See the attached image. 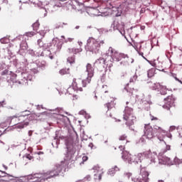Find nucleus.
<instances>
[{"label": "nucleus", "instance_id": "obj_32", "mask_svg": "<svg viewBox=\"0 0 182 182\" xmlns=\"http://www.w3.org/2000/svg\"><path fill=\"white\" fill-rule=\"evenodd\" d=\"M26 35L27 36H28L29 38H32V36H35V35H36V33L33 31H30V32L26 33Z\"/></svg>", "mask_w": 182, "mask_h": 182}, {"label": "nucleus", "instance_id": "obj_19", "mask_svg": "<svg viewBox=\"0 0 182 182\" xmlns=\"http://www.w3.org/2000/svg\"><path fill=\"white\" fill-rule=\"evenodd\" d=\"M96 65H98V66H103L105 67V65L106 64V59L103 58H100L95 61Z\"/></svg>", "mask_w": 182, "mask_h": 182}, {"label": "nucleus", "instance_id": "obj_42", "mask_svg": "<svg viewBox=\"0 0 182 182\" xmlns=\"http://www.w3.org/2000/svg\"><path fill=\"white\" fill-rule=\"evenodd\" d=\"M119 149H121V150H124L125 149L124 145L119 146Z\"/></svg>", "mask_w": 182, "mask_h": 182}, {"label": "nucleus", "instance_id": "obj_29", "mask_svg": "<svg viewBox=\"0 0 182 182\" xmlns=\"http://www.w3.org/2000/svg\"><path fill=\"white\" fill-rule=\"evenodd\" d=\"M150 119L151 120V122H158V123H160V122H161V120L159 119V118L153 115H151Z\"/></svg>", "mask_w": 182, "mask_h": 182}, {"label": "nucleus", "instance_id": "obj_13", "mask_svg": "<svg viewBox=\"0 0 182 182\" xmlns=\"http://www.w3.org/2000/svg\"><path fill=\"white\" fill-rule=\"evenodd\" d=\"M139 181L140 182H147L149 181V172L144 168H141L140 171Z\"/></svg>", "mask_w": 182, "mask_h": 182}, {"label": "nucleus", "instance_id": "obj_58", "mask_svg": "<svg viewBox=\"0 0 182 182\" xmlns=\"http://www.w3.org/2000/svg\"><path fill=\"white\" fill-rule=\"evenodd\" d=\"M181 182H182V177H181Z\"/></svg>", "mask_w": 182, "mask_h": 182}, {"label": "nucleus", "instance_id": "obj_50", "mask_svg": "<svg viewBox=\"0 0 182 182\" xmlns=\"http://www.w3.org/2000/svg\"><path fill=\"white\" fill-rule=\"evenodd\" d=\"M38 155L43 154V151H39V152L38 153Z\"/></svg>", "mask_w": 182, "mask_h": 182}, {"label": "nucleus", "instance_id": "obj_48", "mask_svg": "<svg viewBox=\"0 0 182 182\" xmlns=\"http://www.w3.org/2000/svg\"><path fill=\"white\" fill-rule=\"evenodd\" d=\"M170 149H171L170 145L166 146V150H170Z\"/></svg>", "mask_w": 182, "mask_h": 182}, {"label": "nucleus", "instance_id": "obj_26", "mask_svg": "<svg viewBox=\"0 0 182 182\" xmlns=\"http://www.w3.org/2000/svg\"><path fill=\"white\" fill-rule=\"evenodd\" d=\"M145 157H148V159H150L151 160V163H156V155H153V153H151V154L149 156H145Z\"/></svg>", "mask_w": 182, "mask_h": 182}, {"label": "nucleus", "instance_id": "obj_16", "mask_svg": "<svg viewBox=\"0 0 182 182\" xmlns=\"http://www.w3.org/2000/svg\"><path fill=\"white\" fill-rule=\"evenodd\" d=\"M149 89H151V90H157L159 91V89L160 87L161 84L159 82H148Z\"/></svg>", "mask_w": 182, "mask_h": 182}, {"label": "nucleus", "instance_id": "obj_56", "mask_svg": "<svg viewBox=\"0 0 182 182\" xmlns=\"http://www.w3.org/2000/svg\"><path fill=\"white\" fill-rule=\"evenodd\" d=\"M176 80H178L177 77H175Z\"/></svg>", "mask_w": 182, "mask_h": 182}, {"label": "nucleus", "instance_id": "obj_2", "mask_svg": "<svg viewBox=\"0 0 182 182\" xmlns=\"http://www.w3.org/2000/svg\"><path fill=\"white\" fill-rule=\"evenodd\" d=\"M87 78L86 80L74 78L72 83L73 87H68L67 90V93H68V95H72L73 92H75V90L83 92V87H86V85H87Z\"/></svg>", "mask_w": 182, "mask_h": 182}, {"label": "nucleus", "instance_id": "obj_36", "mask_svg": "<svg viewBox=\"0 0 182 182\" xmlns=\"http://www.w3.org/2000/svg\"><path fill=\"white\" fill-rule=\"evenodd\" d=\"M91 177H90V176H87L85 178H84V180L86 181H90V180H91Z\"/></svg>", "mask_w": 182, "mask_h": 182}, {"label": "nucleus", "instance_id": "obj_1", "mask_svg": "<svg viewBox=\"0 0 182 182\" xmlns=\"http://www.w3.org/2000/svg\"><path fill=\"white\" fill-rule=\"evenodd\" d=\"M38 115L36 114H31V111L26 110L21 112L19 116H14L11 117L10 124L16 126V129H24L29 126L31 120H36Z\"/></svg>", "mask_w": 182, "mask_h": 182}, {"label": "nucleus", "instance_id": "obj_25", "mask_svg": "<svg viewBox=\"0 0 182 182\" xmlns=\"http://www.w3.org/2000/svg\"><path fill=\"white\" fill-rule=\"evenodd\" d=\"M122 157L123 160H127L130 158V154H129V152L127 151H123Z\"/></svg>", "mask_w": 182, "mask_h": 182}, {"label": "nucleus", "instance_id": "obj_62", "mask_svg": "<svg viewBox=\"0 0 182 182\" xmlns=\"http://www.w3.org/2000/svg\"><path fill=\"white\" fill-rule=\"evenodd\" d=\"M134 90V92H136V90Z\"/></svg>", "mask_w": 182, "mask_h": 182}, {"label": "nucleus", "instance_id": "obj_28", "mask_svg": "<svg viewBox=\"0 0 182 182\" xmlns=\"http://www.w3.org/2000/svg\"><path fill=\"white\" fill-rule=\"evenodd\" d=\"M82 50V48L80 47L79 48H73V55H77V53H80Z\"/></svg>", "mask_w": 182, "mask_h": 182}, {"label": "nucleus", "instance_id": "obj_18", "mask_svg": "<svg viewBox=\"0 0 182 182\" xmlns=\"http://www.w3.org/2000/svg\"><path fill=\"white\" fill-rule=\"evenodd\" d=\"M117 171H120V168H119L117 166H115L108 170L107 174L108 176H113Z\"/></svg>", "mask_w": 182, "mask_h": 182}, {"label": "nucleus", "instance_id": "obj_33", "mask_svg": "<svg viewBox=\"0 0 182 182\" xmlns=\"http://www.w3.org/2000/svg\"><path fill=\"white\" fill-rule=\"evenodd\" d=\"M23 159H28V160H33V156H31V154H26Z\"/></svg>", "mask_w": 182, "mask_h": 182}, {"label": "nucleus", "instance_id": "obj_55", "mask_svg": "<svg viewBox=\"0 0 182 182\" xmlns=\"http://www.w3.org/2000/svg\"><path fill=\"white\" fill-rule=\"evenodd\" d=\"M139 48H141V44H138Z\"/></svg>", "mask_w": 182, "mask_h": 182}, {"label": "nucleus", "instance_id": "obj_49", "mask_svg": "<svg viewBox=\"0 0 182 182\" xmlns=\"http://www.w3.org/2000/svg\"><path fill=\"white\" fill-rule=\"evenodd\" d=\"M28 136H32V131L28 132Z\"/></svg>", "mask_w": 182, "mask_h": 182}, {"label": "nucleus", "instance_id": "obj_4", "mask_svg": "<svg viewBox=\"0 0 182 182\" xmlns=\"http://www.w3.org/2000/svg\"><path fill=\"white\" fill-rule=\"evenodd\" d=\"M150 154H151V151L148 150L142 153H139L136 155H133L132 156L130 157V162L134 163V164H139V163H141L143 157H149Z\"/></svg>", "mask_w": 182, "mask_h": 182}, {"label": "nucleus", "instance_id": "obj_44", "mask_svg": "<svg viewBox=\"0 0 182 182\" xmlns=\"http://www.w3.org/2000/svg\"><path fill=\"white\" fill-rule=\"evenodd\" d=\"M109 50L111 51V53H113V52H114V50L112 48H109Z\"/></svg>", "mask_w": 182, "mask_h": 182}, {"label": "nucleus", "instance_id": "obj_23", "mask_svg": "<svg viewBox=\"0 0 182 182\" xmlns=\"http://www.w3.org/2000/svg\"><path fill=\"white\" fill-rule=\"evenodd\" d=\"M67 62L68 63H70V65H73V63H75L76 62V58H75V55H73L71 57H68L67 58Z\"/></svg>", "mask_w": 182, "mask_h": 182}, {"label": "nucleus", "instance_id": "obj_38", "mask_svg": "<svg viewBox=\"0 0 182 182\" xmlns=\"http://www.w3.org/2000/svg\"><path fill=\"white\" fill-rule=\"evenodd\" d=\"M1 43H6V38H1L0 40Z\"/></svg>", "mask_w": 182, "mask_h": 182}, {"label": "nucleus", "instance_id": "obj_59", "mask_svg": "<svg viewBox=\"0 0 182 182\" xmlns=\"http://www.w3.org/2000/svg\"><path fill=\"white\" fill-rule=\"evenodd\" d=\"M96 99H97V96L95 95Z\"/></svg>", "mask_w": 182, "mask_h": 182}, {"label": "nucleus", "instance_id": "obj_22", "mask_svg": "<svg viewBox=\"0 0 182 182\" xmlns=\"http://www.w3.org/2000/svg\"><path fill=\"white\" fill-rule=\"evenodd\" d=\"M59 73L62 76L65 75H70V68H63L60 70Z\"/></svg>", "mask_w": 182, "mask_h": 182}, {"label": "nucleus", "instance_id": "obj_34", "mask_svg": "<svg viewBox=\"0 0 182 182\" xmlns=\"http://www.w3.org/2000/svg\"><path fill=\"white\" fill-rule=\"evenodd\" d=\"M67 53H68V55H72V53L73 54V48H68L67 50Z\"/></svg>", "mask_w": 182, "mask_h": 182}, {"label": "nucleus", "instance_id": "obj_52", "mask_svg": "<svg viewBox=\"0 0 182 182\" xmlns=\"http://www.w3.org/2000/svg\"><path fill=\"white\" fill-rule=\"evenodd\" d=\"M49 58L50 59H53V55H50Z\"/></svg>", "mask_w": 182, "mask_h": 182}, {"label": "nucleus", "instance_id": "obj_11", "mask_svg": "<svg viewBox=\"0 0 182 182\" xmlns=\"http://www.w3.org/2000/svg\"><path fill=\"white\" fill-rule=\"evenodd\" d=\"M69 164H70V162H68V161H65V159H64L56 167L58 169L60 173H62V171H63V173H66V170H68L69 168Z\"/></svg>", "mask_w": 182, "mask_h": 182}, {"label": "nucleus", "instance_id": "obj_46", "mask_svg": "<svg viewBox=\"0 0 182 182\" xmlns=\"http://www.w3.org/2000/svg\"><path fill=\"white\" fill-rule=\"evenodd\" d=\"M45 31H41V35H42V36L43 37V36H45Z\"/></svg>", "mask_w": 182, "mask_h": 182}, {"label": "nucleus", "instance_id": "obj_6", "mask_svg": "<svg viewBox=\"0 0 182 182\" xmlns=\"http://www.w3.org/2000/svg\"><path fill=\"white\" fill-rule=\"evenodd\" d=\"M144 136L148 140H151L154 137V129L150 125H146L144 127Z\"/></svg>", "mask_w": 182, "mask_h": 182}, {"label": "nucleus", "instance_id": "obj_21", "mask_svg": "<svg viewBox=\"0 0 182 182\" xmlns=\"http://www.w3.org/2000/svg\"><path fill=\"white\" fill-rule=\"evenodd\" d=\"M119 141H120L121 143L126 142V144H127V143H129V141L127 140V135H126V134H124L122 135H120L118 138Z\"/></svg>", "mask_w": 182, "mask_h": 182}, {"label": "nucleus", "instance_id": "obj_24", "mask_svg": "<svg viewBox=\"0 0 182 182\" xmlns=\"http://www.w3.org/2000/svg\"><path fill=\"white\" fill-rule=\"evenodd\" d=\"M155 72L156 70H154V68L149 70L147 73L148 77H153V76H154Z\"/></svg>", "mask_w": 182, "mask_h": 182}, {"label": "nucleus", "instance_id": "obj_40", "mask_svg": "<svg viewBox=\"0 0 182 182\" xmlns=\"http://www.w3.org/2000/svg\"><path fill=\"white\" fill-rule=\"evenodd\" d=\"M87 156H85L82 157V161H87Z\"/></svg>", "mask_w": 182, "mask_h": 182}, {"label": "nucleus", "instance_id": "obj_51", "mask_svg": "<svg viewBox=\"0 0 182 182\" xmlns=\"http://www.w3.org/2000/svg\"><path fill=\"white\" fill-rule=\"evenodd\" d=\"M112 66H113V64H110V65L108 66L109 69H110V68H112Z\"/></svg>", "mask_w": 182, "mask_h": 182}, {"label": "nucleus", "instance_id": "obj_53", "mask_svg": "<svg viewBox=\"0 0 182 182\" xmlns=\"http://www.w3.org/2000/svg\"><path fill=\"white\" fill-rule=\"evenodd\" d=\"M131 95L132 96H134V93L133 92H131Z\"/></svg>", "mask_w": 182, "mask_h": 182}, {"label": "nucleus", "instance_id": "obj_35", "mask_svg": "<svg viewBox=\"0 0 182 182\" xmlns=\"http://www.w3.org/2000/svg\"><path fill=\"white\" fill-rule=\"evenodd\" d=\"M102 92H104V93H102L101 94V96H102V95H103V94H105V96H109H109H110V94H109V91L108 90H106V91H105V90H102Z\"/></svg>", "mask_w": 182, "mask_h": 182}, {"label": "nucleus", "instance_id": "obj_30", "mask_svg": "<svg viewBox=\"0 0 182 182\" xmlns=\"http://www.w3.org/2000/svg\"><path fill=\"white\" fill-rule=\"evenodd\" d=\"M37 43L41 48H45V44H43V41H42V39H38Z\"/></svg>", "mask_w": 182, "mask_h": 182}, {"label": "nucleus", "instance_id": "obj_54", "mask_svg": "<svg viewBox=\"0 0 182 182\" xmlns=\"http://www.w3.org/2000/svg\"><path fill=\"white\" fill-rule=\"evenodd\" d=\"M100 43H102V45H103L105 43V41H100Z\"/></svg>", "mask_w": 182, "mask_h": 182}, {"label": "nucleus", "instance_id": "obj_39", "mask_svg": "<svg viewBox=\"0 0 182 182\" xmlns=\"http://www.w3.org/2000/svg\"><path fill=\"white\" fill-rule=\"evenodd\" d=\"M9 73V71L8 70H4L3 72H1V75H8Z\"/></svg>", "mask_w": 182, "mask_h": 182}, {"label": "nucleus", "instance_id": "obj_12", "mask_svg": "<svg viewBox=\"0 0 182 182\" xmlns=\"http://www.w3.org/2000/svg\"><path fill=\"white\" fill-rule=\"evenodd\" d=\"M154 129L159 134L158 136H159V139L160 141H163V139L161 138V136H166L167 132H166V130L164 129H163V127H159L157 124L154 125Z\"/></svg>", "mask_w": 182, "mask_h": 182}, {"label": "nucleus", "instance_id": "obj_60", "mask_svg": "<svg viewBox=\"0 0 182 182\" xmlns=\"http://www.w3.org/2000/svg\"><path fill=\"white\" fill-rule=\"evenodd\" d=\"M122 76H124V73H123Z\"/></svg>", "mask_w": 182, "mask_h": 182}, {"label": "nucleus", "instance_id": "obj_57", "mask_svg": "<svg viewBox=\"0 0 182 182\" xmlns=\"http://www.w3.org/2000/svg\"><path fill=\"white\" fill-rule=\"evenodd\" d=\"M159 182H164V181H159Z\"/></svg>", "mask_w": 182, "mask_h": 182}, {"label": "nucleus", "instance_id": "obj_14", "mask_svg": "<svg viewBox=\"0 0 182 182\" xmlns=\"http://www.w3.org/2000/svg\"><path fill=\"white\" fill-rule=\"evenodd\" d=\"M113 28L117 31H124V23L122 22V21H114Z\"/></svg>", "mask_w": 182, "mask_h": 182}, {"label": "nucleus", "instance_id": "obj_8", "mask_svg": "<svg viewBox=\"0 0 182 182\" xmlns=\"http://www.w3.org/2000/svg\"><path fill=\"white\" fill-rule=\"evenodd\" d=\"M87 46L89 48L90 52H95V50H97L99 43L93 38H90L87 40Z\"/></svg>", "mask_w": 182, "mask_h": 182}, {"label": "nucleus", "instance_id": "obj_43", "mask_svg": "<svg viewBox=\"0 0 182 182\" xmlns=\"http://www.w3.org/2000/svg\"><path fill=\"white\" fill-rule=\"evenodd\" d=\"M170 130H176V127L174 126L171 127Z\"/></svg>", "mask_w": 182, "mask_h": 182}, {"label": "nucleus", "instance_id": "obj_15", "mask_svg": "<svg viewBox=\"0 0 182 182\" xmlns=\"http://www.w3.org/2000/svg\"><path fill=\"white\" fill-rule=\"evenodd\" d=\"M159 164H166L170 166L171 164V159L167 156H159Z\"/></svg>", "mask_w": 182, "mask_h": 182}, {"label": "nucleus", "instance_id": "obj_37", "mask_svg": "<svg viewBox=\"0 0 182 182\" xmlns=\"http://www.w3.org/2000/svg\"><path fill=\"white\" fill-rule=\"evenodd\" d=\"M75 38H67V40L65 41V42H73V40H74Z\"/></svg>", "mask_w": 182, "mask_h": 182}, {"label": "nucleus", "instance_id": "obj_27", "mask_svg": "<svg viewBox=\"0 0 182 182\" xmlns=\"http://www.w3.org/2000/svg\"><path fill=\"white\" fill-rule=\"evenodd\" d=\"M40 25L41 24L39 23V21H36V23H34L33 24V31H38Z\"/></svg>", "mask_w": 182, "mask_h": 182}, {"label": "nucleus", "instance_id": "obj_41", "mask_svg": "<svg viewBox=\"0 0 182 182\" xmlns=\"http://www.w3.org/2000/svg\"><path fill=\"white\" fill-rule=\"evenodd\" d=\"M4 105H6V104L5 103V101H2L1 102H0V106L4 107Z\"/></svg>", "mask_w": 182, "mask_h": 182}, {"label": "nucleus", "instance_id": "obj_61", "mask_svg": "<svg viewBox=\"0 0 182 182\" xmlns=\"http://www.w3.org/2000/svg\"><path fill=\"white\" fill-rule=\"evenodd\" d=\"M62 38H65V36H62Z\"/></svg>", "mask_w": 182, "mask_h": 182}, {"label": "nucleus", "instance_id": "obj_31", "mask_svg": "<svg viewBox=\"0 0 182 182\" xmlns=\"http://www.w3.org/2000/svg\"><path fill=\"white\" fill-rule=\"evenodd\" d=\"M21 49H23V50H27L28 49V43H23L21 45Z\"/></svg>", "mask_w": 182, "mask_h": 182}, {"label": "nucleus", "instance_id": "obj_45", "mask_svg": "<svg viewBox=\"0 0 182 182\" xmlns=\"http://www.w3.org/2000/svg\"><path fill=\"white\" fill-rule=\"evenodd\" d=\"M96 177H97V178H99V176L97 175L96 176V173H95V175H94V180H96Z\"/></svg>", "mask_w": 182, "mask_h": 182}, {"label": "nucleus", "instance_id": "obj_7", "mask_svg": "<svg viewBox=\"0 0 182 182\" xmlns=\"http://www.w3.org/2000/svg\"><path fill=\"white\" fill-rule=\"evenodd\" d=\"M86 72L87 73V83L92 82V77L95 76V68L92 66V64L87 63L86 65Z\"/></svg>", "mask_w": 182, "mask_h": 182}, {"label": "nucleus", "instance_id": "obj_5", "mask_svg": "<svg viewBox=\"0 0 182 182\" xmlns=\"http://www.w3.org/2000/svg\"><path fill=\"white\" fill-rule=\"evenodd\" d=\"M101 99H102V100L108 101V102L105 104V107L107 108V110H110L111 109H113L114 106H116V103L114 102V97H112L110 95L106 96V94H102Z\"/></svg>", "mask_w": 182, "mask_h": 182}, {"label": "nucleus", "instance_id": "obj_3", "mask_svg": "<svg viewBox=\"0 0 182 182\" xmlns=\"http://www.w3.org/2000/svg\"><path fill=\"white\" fill-rule=\"evenodd\" d=\"M123 119L126 122L125 124L128 126V127L134 124V122H136V116L133 114V109L129 107H125Z\"/></svg>", "mask_w": 182, "mask_h": 182}, {"label": "nucleus", "instance_id": "obj_63", "mask_svg": "<svg viewBox=\"0 0 182 182\" xmlns=\"http://www.w3.org/2000/svg\"><path fill=\"white\" fill-rule=\"evenodd\" d=\"M79 27H76V28L77 29Z\"/></svg>", "mask_w": 182, "mask_h": 182}, {"label": "nucleus", "instance_id": "obj_20", "mask_svg": "<svg viewBox=\"0 0 182 182\" xmlns=\"http://www.w3.org/2000/svg\"><path fill=\"white\" fill-rule=\"evenodd\" d=\"M158 92H160L161 95H167V87L161 84Z\"/></svg>", "mask_w": 182, "mask_h": 182}, {"label": "nucleus", "instance_id": "obj_9", "mask_svg": "<svg viewBox=\"0 0 182 182\" xmlns=\"http://www.w3.org/2000/svg\"><path fill=\"white\" fill-rule=\"evenodd\" d=\"M93 170L95 173V181H100V180H102V176H103V173H105L103 168L99 166H94ZM97 176H98V178Z\"/></svg>", "mask_w": 182, "mask_h": 182}, {"label": "nucleus", "instance_id": "obj_17", "mask_svg": "<svg viewBox=\"0 0 182 182\" xmlns=\"http://www.w3.org/2000/svg\"><path fill=\"white\" fill-rule=\"evenodd\" d=\"M74 156H75V152H73V151H68L64 158V160L65 161H68V163H70V160L73 159Z\"/></svg>", "mask_w": 182, "mask_h": 182}, {"label": "nucleus", "instance_id": "obj_10", "mask_svg": "<svg viewBox=\"0 0 182 182\" xmlns=\"http://www.w3.org/2000/svg\"><path fill=\"white\" fill-rule=\"evenodd\" d=\"M175 99L173 96H168L166 98L164 99V103L165 105H164V107L170 110V107H171L173 106V105H174V102H175Z\"/></svg>", "mask_w": 182, "mask_h": 182}, {"label": "nucleus", "instance_id": "obj_47", "mask_svg": "<svg viewBox=\"0 0 182 182\" xmlns=\"http://www.w3.org/2000/svg\"><path fill=\"white\" fill-rule=\"evenodd\" d=\"M137 46H139V45H136V43H134V48H136V49H138L139 47H137Z\"/></svg>", "mask_w": 182, "mask_h": 182}]
</instances>
